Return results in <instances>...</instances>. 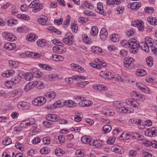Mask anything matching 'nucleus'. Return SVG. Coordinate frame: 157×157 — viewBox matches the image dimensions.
<instances>
[{"label": "nucleus", "mask_w": 157, "mask_h": 157, "mask_svg": "<svg viewBox=\"0 0 157 157\" xmlns=\"http://www.w3.org/2000/svg\"><path fill=\"white\" fill-rule=\"evenodd\" d=\"M84 4L86 7L90 10H92L94 8V5L92 4L88 3V2L87 1H86L83 5L81 4V6L82 7H83V6Z\"/></svg>", "instance_id": "obj_44"}, {"label": "nucleus", "mask_w": 157, "mask_h": 157, "mask_svg": "<svg viewBox=\"0 0 157 157\" xmlns=\"http://www.w3.org/2000/svg\"><path fill=\"white\" fill-rule=\"evenodd\" d=\"M97 9L95 10L97 12L100 14L104 15L105 13L103 10V5L102 3L100 2H99L97 4Z\"/></svg>", "instance_id": "obj_14"}, {"label": "nucleus", "mask_w": 157, "mask_h": 157, "mask_svg": "<svg viewBox=\"0 0 157 157\" xmlns=\"http://www.w3.org/2000/svg\"><path fill=\"white\" fill-rule=\"evenodd\" d=\"M42 142L44 144H49L50 143V138L49 137H44L42 139Z\"/></svg>", "instance_id": "obj_45"}, {"label": "nucleus", "mask_w": 157, "mask_h": 157, "mask_svg": "<svg viewBox=\"0 0 157 157\" xmlns=\"http://www.w3.org/2000/svg\"><path fill=\"white\" fill-rule=\"evenodd\" d=\"M110 72L107 71H102L100 73V76L102 78H109L110 77Z\"/></svg>", "instance_id": "obj_21"}, {"label": "nucleus", "mask_w": 157, "mask_h": 157, "mask_svg": "<svg viewBox=\"0 0 157 157\" xmlns=\"http://www.w3.org/2000/svg\"><path fill=\"white\" fill-rule=\"evenodd\" d=\"M74 37L71 33H67L65 35L64 38L62 40L63 42L68 45H71L73 42Z\"/></svg>", "instance_id": "obj_3"}, {"label": "nucleus", "mask_w": 157, "mask_h": 157, "mask_svg": "<svg viewBox=\"0 0 157 157\" xmlns=\"http://www.w3.org/2000/svg\"><path fill=\"white\" fill-rule=\"evenodd\" d=\"M104 114L106 116H112L114 115V113L112 109H107L105 111Z\"/></svg>", "instance_id": "obj_40"}, {"label": "nucleus", "mask_w": 157, "mask_h": 157, "mask_svg": "<svg viewBox=\"0 0 157 157\" xmlns=\"http://www.w3.org/2000/svg\"><path fill=\"white\" fill-rule=\"evenodd\" d=\"M129 45H133L138 44L137 40L136 39H133L129 40Z\"/></svg>", "instance_id": "obj_58"}, {"label": "nucleus", "mask_w": 157, "mask_h": 157, "mask_svg": "<svg viewBox=\"0 0 157 157\" xmlns=\"http://www.w3.org/2000/svg\"><path fill=\"white\" fill-rule=\"evenodd\" d=\"M143 143L146 146H151L153 148H157V141H154V143H153L148 140H146L144 141Z\"/></svg>", "instance_id": "obj_18"}, {"label": "nucleus", "mask_w": 157, "mask_h": 157, "mask_svg": "<svg viewBox=\"0 0 157 157\" xmlns=\"http://www.w3.org/2000/svg\"><path fill=\"white\" fill-rule=\"evenodd\" d=\"M47 29L49 30L56 33L58 35H59L61 33V32L60 31L58 30L52 26H49L48 27Z\"/></svg>", "instance_id": "obj_31"}, {"label": "nucleus", "mask_w": 157, "mask_h": 157, "mask_svg": "<svg viewBox=\"0 0 157 157\" xmlns=\"http://www.w3.org/2000/svg\"><path fill=\"white\" fill-rule=\"evenodd\" d=\"M23 92V90L20 88H18L14 90L13 91L11 92V94L13 97L15 96H21Z\"/></svg>", "instance_id": "obj_20"}, {"label": "nucleus", "mask_w": 157, "mask_h": 157, "mask_svg": "<svg viewBox=\"0 0 157 157\" xmlns=\"http://www.w3.org/2000/svg\"><path fill=\"white\" fill-rule=\"evenodd\" d=\"M93 88L99 91H104L107 90V88L104 85L95 84L93 86Z\"/></svg>", "instance_id": "obj_12"}, {"label": "nucleus", "mask_w": 157, "mask_h": 157, "mask_svg": "<svg viewBox=\"0 0 157 157\" xmlns=\"http://www.w3.org/2000/svg\"><path fill=\"white\" fill-rule=\"evenodd\" d=\"M5 33L6 34L5 36V38L6 40L11 41H13L15 40V36L13 34L8 33L7 32H5Z\"/></svg>", "instance_id": "obj_16"}, {"label": "nucleus", "mask_w": 157, "mask_h": 157, "mask_svg": "<svg viewBox=\"0 0 157 157\" xmlns=\"http://www.w3.org/2000/svg\"><path fill=\"white\" fill-rule=\"evenodd\" d=\"M92 140L91 139L87 137L86 136H83L81 139V142L83 144H91L90 143Z\"/></svg>", "instance_id": "obj_27"}, {"label": "nucleus", "mask_w": 157, "mask_h": 157, "mask_svg": "<svg viewBox=\"0 0 157 157\" xmlns=\"http://www.w3.org/2000/svg\"><path fill=\"white\" fill-rule=\"evenodd\" d=\"M63 151L59 148H56L55 150V153L58 156H60L63 154Z\"/></svg>", "instance_id": "obj_47"}, {"label": "nucleus", "mask_w": 157, "mask_h": 157, "mask_svg": "<svg viewBox=\"0 0 157 157\" xmlns=\"http://www.w3.org/2000/svg\"><path fill=\"white\" fill-rule=\"evenodd\" d=\"M42 123L43 125L47 128H50L51 126L52 123L47 121H43Z\"/></svg>", "instance_id": "obj_54"}, {"label": "nucleus", "mask_w": 157, "mask_h": 157, "mask_svg": "<svg viewBox=\"0 0 157 157\" xmlns=\"http://www.w3.org/2000/svg\"><path fill=\"white\" fill-rule=\"evenodd\" d=\"M91 49L92 51L94 53L98 55L100 54L102 52L101 49L98 47L94 46H92Z\"/></svg>", "instance_id": "obj_28"}, {"label": "nucleus", "mask_w": 157, "mask_h": 157, "mask_svg": "<svg viewBox=\"0 0 157 157\" xmlns=\"http://www.w3.org/2000/svg\"><path fill=\"white\" fill-rule=\"evenodd\" d=\"M141 90L142 92L147 94H151V90L145 85V86H144L143 88L141 89Z\"/></svg>", "instance_id": "obj_51"}, {"label": "nucleus", "mask_w": 157, "mask_h": 157, "mask_svg": "<svg viewBox=\"0 0 157 157\" xmlns=\"http://www.w3.org/2000/svg\"><path fill=\"white\" fill-rule=\"evenodd\" d=\"M146 62L147 65L150 67H151L153 64V58L152 57L150 56L148 57L146 60Z\"/></svg>", "instance_id": "obj_33"}, {"label": "nucleus", "mask_w": 157, "mask_h": 157, "mask_svg": "<svg viewBox=\"0 0 157 157\" xmlns=\"http://www.w3.org/2000/svg\"><path fill=\"white\" fill-rule=\"evenodd\" d=\"M138 46H140L142 49L147 52H149V47H150V46L148 45H144V43H141L140 45H139Z\"/></svg>", "instance_id": "obj_35"}, {"label": "nucleus", "mask_w": 157, "mask_h": 157, "mask_svg": "<svg viewBox=\"0 0 157 157\" xmlns=\"http://www.w3.org/2000/svg\"><path fill=\"white\" fill-rule=\"evenodd\" d=\"M126 104L132 108H138L140 106V104L137 101L132 99H127L126 100Z\"/></svg>", "instance_id": "obj_5"}, {"label": "nucleus", "mask_w": 157, "mask_h": 157, "mask_svg": "<svg viewBox=\"0 0 157 157\" xmlns=\"http://www.w3.org/2000/svg\"><path fill=\"white\" fill-rule=\"evenodd\" d=\"M93 146L96 147H101L102 145V142L100 140H95L92 142Z\"/></svg>", "instance_id": "obj_36"}, {"label": "nucleus", "mask_w": 157, "mask_h": 157, "mask_svg": "<svg viewBox=\"0 0 157 157\" xmlns=\"http://www.w3.org/2000/svg\"><path fill=\"white\" fill-rule=\"evenodd\" d=\"M136 73L138 75L142 76L145 75L146 72L144 69H138L136 71Z\"/></svg>", "instance_id": "obj_42"}, {"label": "nucleus", "mask_w": 157, "mask_h": 157, "mask_svg": "<svg viewBox=\"0 0 157 157\" xmlns=\"http://www.w3.org/2000/svg\"><path fill=\"white\" fill-rule=\"evenodd\" d=\"M98 33V29L96 26H93L90 32L91 34L93 36H95L97 35Z\"/></svg>", "instance_id": "obj_29"}, {"label": "nucleus", "mask_w": 157, "mask_h": 157, "mask_svg": "<svg viewBox=\"0 0 157 157\" xmlns=\"http://www.w3.org/2000/svg\"><path fill=\"white\" fill-rule=\"evenodd\" d=\"M40 152L43 154H48V147H43L40 150Z\"/></svg>", "instance_id": "obj_48"}, {"label": "nucleus", "mask_w": 157, "mask_h": 157, "mask_svg": "<svg viewBox=\"0 0 157 157\" xmlns=\"http://www.w3.org/2000/svg\"><path fill=\"white\" fill-rule=\"evenodd\" d=\"M32 76L31 73H26L24 75V77L25 79L27 81H29L31 80Z\"/></svg>", "instance_id": "obj_49"}, {"label": "nucleus", "mask_w": 157, "mask_h": 157, "mask_svg": "<svg viewBox=\"0 0 157 157\" xmlns=\"http://www.w3.org/2000/svg\"><path fill=\"white\" fill-rule=\"evenodd\" d=\"M92 101L90 100L82 99L79 102L78 105L80 107H89L92 105Z\"/></svg>", "instance_id": "obj_8"}, {"label": "nucleus", "mask_w": 157, "mask_h": 157, "mask_svg": "<svg viewBox=\"0 0 157 157\" xmlns=\"http://www.w3.org/2000/svg\"><path fill=\"white\" fill-rule=\"evenodd\" d=\"M33 88L32 87V86L29 82L25 86L24 90L25 91L28 92Z\"/></svg>", "instance_id": "obj_53"}, {"label": "nucleus", "mask_w": 157, "mask_h": 157, "mask_svg": "<svg viewBox=\"0 0 157 157\" xmlns=\"http://www.w3.org/2000/svg\"><path fill=\"white\" fill-rule=\"evenodd\" d=\"M36 4L35 5L34 8L33 9V11L34 13H35L42 9L44 7V5L40 4L39 3V1H38Z\"/></svg>", "instance_id": "obj_17"}, {"label": "nucleus", "mask_w": 157, "mask_h": 157, "mask_svg": "<svg viewBox=\"0 0 157 157\" xmlns=\"http://www.w3.org/2000/svg\"><path fill=\"white\" fill-rule=\"evenodd\" d=\"M9 64L10 67L15 68L19 66V63L18 62L13 61H10Z\"/></svg>", "instance_id": "obj_34"}, {"label": "nucleus", "mask_w": 157, "mask_h": 157, "mask_svg": "<svg viewBox=\"0 0 157 157\" xmlns=\"http://www.w3.org/2000/svg\"><path fill=\"white\" fill-rule=\"evenodd\" d=\"M114 106L117 107V111L120 113H129L131 111L124 107H122V103L119 101H114L113 103Z\"/></svg>", "instance_id": "obj_2"}, {"label": "nucleus", "mask_w": 157, "mask_h": 157, "mask_svg": "<svg viewBox=\"0 0 157 157\" xmlns=\"http://www.w3.org/2000/svg\"><path fill=\"white\" fill-rule=\"evenodd\" d=\"M12 82H13L14 84H16L18 83L20 80L18 78L15 77L12 79Z\"/></svg>", "instance_id": "obj_63"}, {"label": "nucleus", "mask_w": 157, "mask_h": 157, "mask_svg": "<svg viewBox=\"0 0 157 157\" xmlns=\"http://www.w3.org/2000/svg\"><path fill=\"white\" fill-rule=\"evenodd\" d=\"M139 23H140V24H138V25L137 27L139 31H142L144 29V23L142 20L140 21Z\"/></svg>", "instance_id": "obj_39"}, {"label": "nucleus", "mask_w": 157, "mask_h": 157, "mask_svg": "<svg viewBox=\"0 0 157 157\" xmlns=\"http://www.w3.org/2000/svg\"><path fill=\"white\" fill-rule=\"evenodd\" d=\"M63 104L66 106L70 108H73L77 105V104L71 100L66 101L63 102Z\"/></svg>", "instance_id": "obj_15"}, {"label": "nucleus", "mask_w": 157, "mask_h": 157, "mask_svg": "<svg viewBox=\"0 0 157 157\" xmlns=\"http://www.w3.org/2000/svg\"><path fill=\"white\" fill-rule=\"evenodd\" d=\"M37 85H38L37 87L38 89H42L44 86L43 83L40 81H38Z\"/></svg>", "instance_id": "obj_62"}, {"label": "nucleus", "mask_w": 157, "mask_h": 157, "mask_svg": "<svg viewBox=\"0 0 157 157\" xmlns=\"http://www.w3.org/2000/svg\"><path fill=\"white\" fill-rule=\"evenodd\" d=\"M121 45L124 47H127V46H129V40L127 41L126 40H124L121 42Z\"/></svg>", "instance_id": "obj_57"}, {"label": "nucleus", "mask_w": 157, "mask_h": 157, "mask_svg": "<svg viewBox=\"0 0 157 157\" xmlns=\"http://www.w3.org/2000/svg\"><path fill=\"white\" fill-rule=\"evenodd\" d=\"M46 119L48 121L52 122L58 121L60 119L59 116L56 114H48L46 117Z\"/></svg>", "instance_id": "obj_7"}, {"label": "nucleus", "mask_w": 157, "mask_h": 157, "mask_svg": "<svg viewBox=\"0 0 157 157\" xmlns=\"http://www.w3.org/2000/svg\"><path fill=\"white\" fill-rule=\"evenodd\" d=\"M147 21L151 25H157V20L154 17H148L147 18Z\"/></svg>", "instance_id": "obj_25"}, {"label": "nucleus", "mask_w": 157, "mask_h": 157, "mask_svg": "<svg viewBox=\"0 0 157 157\" xmlns=\"http://www.w3.org/2000/svg\"><path fill=\"white\" fill-rule=\"evenodd\" d=\"M22 146V144L18 143H16L15 144V147L21 151H23L24 150V148Z\"/></svg>", "instance_id": "obj_56"}, {"label": "nucleus", "mask_w": 157, "mask_h": 157, "mask_svg": "<svg viewBox=\"0 0 157 157\" xmlns=\"http://www.w3.org/2000/svg\"><path fill=\"white\" fill-rule=\"evenodd\" d=\"M36 43L38 46L41 47H44L46 44V42L44 40H37Z\"/></svg>", "instance_id": "obj_38"}, {"label": "nucleus", "mask_w": 157, "mask_h": 157, "mask_svg": "<svg viewBox=\"0 0 157 157\" xmlns=\"http://www.w3.org/2000/svg\"><path fill=\"white\" fill-rule=\"evenodd\" d=\"M28 122V124H29V126L31 125L34 124L35 122V120L34 118H31L27 120Z\"/></svg>", "instance_id": "obj_55"}, {"label": "nucleus", "mask_w": 157, "mask_h": 157, "mask_svg": "<svg viewBox=\"0 0 157 157\" xmlns=\"http://www.w3.org/2000/svg\"><path fill=\"white\" fill-rule=\"evenodd\" d=\"M56 96V94L53 91H50L48 92L45 93L44 96L46 98L49 100H51L54 99Z\"/></svg>", "instance_id": "obj_10"}, {"label": "nucleus", "mask_w": 157, "mask_h": 157, "mask_svg": "<svg viewBox=\"0 0 157 157\" xmlns=\"http://www.w3.org/2000/svg\"><path fill=\"white\" fill-rule=\"evenodd\" d=\"M70 20V17H68L66 21L63 22V26L64 28L67 27L69 24Z\"/></svg>", "instance_id": "obj_59"}, {"label": "nucleus", "mask_w": 157, "mask_h": 157, "mask_svg": "<svg viewBox=\"0 0 157 157\" xmlns=\"http://www.w3.org/2000/svg\"><path fill=\"white\" fill-rule=\"evenodd\" d=\"M129 136V135L128 133L123 132L120 136V137H124L123 139H125L126 140H127L129 138L128 137Z\"/></svg>", "instance_id": "obj_60"}, {"label": "nucleus", "mask_w": 157, "mask_h": 157, "mask_svg": "<svg viewBox=\"0 0 157 157\" xmlns=\"http://www.w3.org/2000/svg\"><path fill=\"white\" fill-rule=\"evenodd\" d=\"M112 150L115 152L121 154L124 152V150L121 147L114 146L112 147Z\"/></svg>", "instance_id": "obj_19"}, {"label": "nucleus", "mask_w": 157, "mask_h": 157, "mask_svg": "<svg viewBox=\"0 0 157 157\" xmlns=\"http://www.w3.org/2000/svg\"><path fill=\"white\" fill-rule=\"evenodd\" d=\"M27 120L22 121L20 123V126L22 128H25L29 126V124H28V122L27 121Z\"/></svg>", "instance_id": "obj_52"}, {"label": "nucleus", "mask_w": 157, "mask_h": 157, "mask_svg": "<svg viewBox=\"0 0 157 157\" xmlns=\"http://www.w3.org/2000/svg\"><path fill=\"white\" fill-rule=\"evenodd\" d=\"M99 34L101 39L102 40H105L108 35L107 30L105 28H102L100 31Z\"/></svg>", "instance_id": "obj_9"}, {"label": "nucleus", "mask_w": 157, "mask_h": 157, "mask_svg": "<svg viewBox=\"0 0 157 157\" xmlns=\"http://www.w3.org/2000/svg\"><path fill=\"white\" fill-rule=\"evenodd\" d=\"M110 38L112 41L114 42H117L119 40L120 36L117 34H113L110 35Z\"/></svg>", "instance_id": "obj_22"}, {"label": "nucleus", "mask_w": 157, "mask_h": 157, "mask_svg": "<svg viewBox=\"0 0 157 157\" xmlns=\"http://www.w3.org/2000/svg\"><path fill=\"white\" fill-rule=\"evenodd\" d=\"M153 40L150 37L147 36L145 39L144 45H148L150 47L152 46L153 44Z\"/></svg>", "instance_id": "obj_24"}, {"label": "nucleus", "mask_w": 157, "mask_h": 157, "mask_svg": "<svg viewBox=\"0 0 157 157\" xmlns=\"http://www.w3.org/2000/svg\"><path fill=\"white\" fill-rule=\"evenodd\" d=\"M71 28L72 31L75 33H77L78 32V26L76 24L72 23L71 25Z\"/></svg>", "instance_id": "obj_41"}, {"label": "nucleus", "mask_w": 157, "mask_h": 157, "mask_svg": "<svg viewBox=\"0 0 157 157\" xmlns=\"http://www.w3.org/2000/svg\"><path fill=\"white\" fill-rule=\"evenodd\" d=\"M82 40L86 43H89L90 42V38L88 37L86 34H84L82 35Z\"/></svg>", "instance_id": "obj_50"}, {"label": "nucleus", "mask_w": 157, "mask_h": 157, "mask_svg": "<svg viewBox=\"0 0 157 157\" xmlns=\"http://www.w3.org/2000/svg\"><path fill=\"white\" fill-rule=\"evenodd\" d=\"M38 37L35 35L33 33H29L28 34L26 37L27 40L28 41H31L34 40H35Z\"/></svg>", "instance_id": "obj_30"}, {"label": "nucleus", "mask_w": 157, "mask_h": 157, "mask_svg": "<svg viewBox=\"0 0 157 157\" xmlns=\"http://www.w3.org/2000/svg\"><path fill=\"white\" fill-rule=\"evenodd\" d=\"M17 107L19 109H27L29 108V105L26 102H20L17 105Z\"/></svg>", "instance_id": "obj_13"}, {"label": "nucleus", "mask_w": 157, "mask_h": 157, "mask_svg": "<svg viewBox=\"0 0 157 157\" xmlns=\"http://www.w3.org/2000/svg\"><path fill=\"white\" fill-rule=\"evenodd\" d=\"M37 21L39 24L43 25H47L48 24V22L45 19L42 18L38 19Z\"/></svg>", "instance_id": "obj_37"}, {"label": "nucleus", "mask_w": 157, "mask_h": 157, "mask_svg": "<svg viewBox=\"0 0 157 157\" xmlns=\"http://www.w3.org/2000/svg\"><path fill=\"white\" fill-rule=\"evenodd\" d=\"M40 141V139L39 137L34 138L32 140V142L33 144H37L39 143Z\"/></svg>", "instance_id": "obj_64"}, {"label": "nucleus", "mask_w": 157, "mask_h": 157, "mask_svg": "<svg viewBox=\"0 0 157 157\" xmlns=\"http://www.w3.org/2000/svg\"><path fill=\"white\" fill-rule=\"evenodd\" d=\"M141 6V4L140 3L135 2H134L128 4V7L132 10H135L138 9Z\"/></svg>", "instance_id": "obj_11"}, {"label": "nucleus", "mask_w": 157, "mask_h": 157, "mask_svg": "<svg viewBox=\"0 0 157 157\" xmlns=\"http://www.w3.org/2000/svg\"><path fill=\"white\" fill-rule=\"evenodd\" d=\"M115 140V138H113L109 137L107 140V142L108 144H111L114 142Z\"/></svg>", "instance_id": "obj_61"}, {"label": "nucleus", "mask_w": 157, "mask_h": 157, "mask_svg": "<svg viewBox=\"0 0 157 157\" xmlns=\"http://www.w3.org/2000/svg\"><path fill=\"white\" fill-rule=\"evenodd\" d=\"M124 66L128 69H131L133 68V63L135 61L132 58L126 57L123 59Z\"/></svg>", "instance_id": "obj_1"}, {"label": "nucleus", "mask_w": 157, "mask_h": 157, "mask_svg": "<svg viewBox=\"0 0 157 157\" xmlns=\"http://www.w3.org/2000/svg\"><path fill=\"white\" fill-rule=\"evenodd\" d=\"M11 140L9 138H6L4 139L2 142L3 144L5 145H8L11 144Z\"/></svg>", "instance_id": "obj_43"}, {"label": "nucleus", "mask_w": 157, "mask_h": 157, "mask_svg": "<svg viewBox=\"0 0 157 157\" xmlns=\"http://www.w3.org/2000/svg\"><path fill=\"white\" fill-rule=\"evenodd\" d=\"M46 98L43 97H38L35 98L33 101V104L36 106H41L44 105L46 101Z\"/></svg>", "instance_id": "obj_4"}, {"label": "nucleus", "mask_w": 157, "mask_h": 157, "mask_svg": "<svg viewBox=\"0 0 157 157\" xmlns=\"http://www.w3.org/2000/svg\"><path fill=\"white\" fill-rule=\"evenodd\" d=\"M102 130L105 133H107L109 132L111 130V127L109 125H106L102 127Z\"/></svg>", "instance_id": "obj_32"}, {"label": "nucleus", "mask_w": 157, "mask_h": 157, "mask_svg": "<svg viewBox=\"0 0 157 157\" xmlns=\"http://www.w3.org/2000/svg\"><path fill=\"white\" fill-rule=\"evenodd\" d=\"M153 8L152 7H146L144 9V10L145 13H153L154 11Z\"/></svg>", "instance_id": "obj_46"}, {"label": "nucleus", "mask_w": 157, "mask_h": 157, "mask_svg": "<svg viewBox=\"0 0 157 157\" xmlns=\"http://www.w3.org/2000/svg\"><path fill=\"white\" fill-rule=\"evenodd\" d=\"M52 50L54 52L57 53H64L66 52V48L63 46H54Z\"/></svg>", "instance_id": "obj_6"}, {"label": "nucleus", "mask_w": 157, "mask_h": 157, "mask_svg": "<svg viewBox=\"0 0 157 157\" xmlns=\"http://www.w3.org/2000/svg\"><path fill=\"white\" fill-rule=\"evenodd\" d=\"M15 45L13 43H6L4 45V48L9 50H14L15 49Z\"/></svg>", "instance_id": "obj_26"}, {"label": "nucleus", "mask_w": 157, "mask_h": 157, "mask_svg": "<svg viewBox=\"0 0 157 157\" xmlns=\"http://www.w3.org/2000/svg\"><path fill=\"white\" fill-rule=\"evenodd\" d=\"M139 45H140L139 43L135 44L133 45H129L130 47L131 48L130 49V52H132L133 53H136L137 52V49L138 48L140 47V46H138Z\"/></svg>", "instance_id": "obj_23"}]
</instances>
